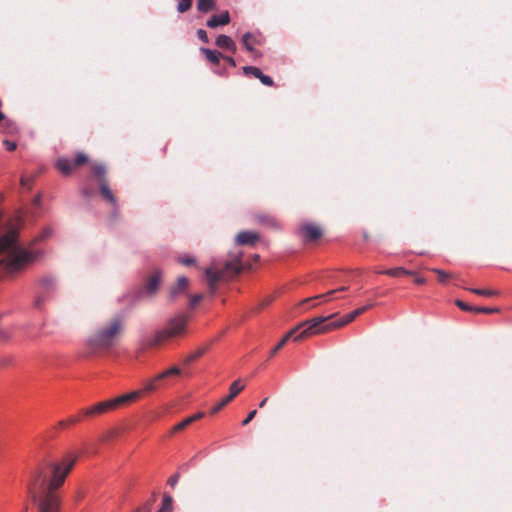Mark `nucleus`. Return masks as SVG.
Instances as JSON below:
<instances>
[{
  "instance_id": "1",
  "label": "nucleus",
  "mask_w": 512,
  "mask_h": 512,
  "mask_svg": "<svg viewBox=\"0 0 512 512\" xmlns=\"http://www.w3.org/2000/svg\"><path fill=\"white\" fill-rule=\"evenodd\" d=\"M76 459L72 454L49 459L31 473L28 492L38 509H61L62 499L57 490L64 484Z\"/></svg>"
},
{
  "instance_id": "2",
  "label": "nucleus",
  "mask_w": 512,
  "mask_h": 512,
  "mask_svg": "<svg viewBox=\"0 0 512 512\" xmlns=\"http://www.w3.org/2000/svg\"><path fill=\"white\" fill-rule=\"evenodd\" d=\"M53 229L44 227L31 241L27 248L21 247L17 242V234L10 231L0 237V277L3 274H12L20 271L26 265L44 257L45 250L40 245L49 239Z\"/></svg>"
},
{
  "instance_id": "3",
  "label": "nucleus",
  "mask_w": 512,
  "mask_h": 512,
  "mask_svg": "<svg viewBox=\"0 0 512 512\" xmlns=\"http://www.w3.org/2000/svg\"><path fill=\"white\" fill-rule=\"evenodd\" d=\"M123 319L120 316L97 328L87 339V345L92 349H109L113 347L123 329Z\"/></svg>"
},
{
  "instance_id": "4",
  "label": "nucleus",
  "mask_w": 512,
  "mask_h": 512,
  "mask_svg": "<svg viewBox=\"0 0 512 512\" xmlns=\"http://www.w3.org/2000/svg\"><path fill=\"white\" fill-rule=\"evenodd\" d=\"M190 318L188 313H177L168 318L165 325L154 332L148 345L158 346L168 340L184 336L188 331Z\"/></svg>"
},
{
  "instance_id": "5",
  "label": "nucleus",
  "mask_w": 512,
  "mask_h": 512,
  "mask_svg": "<svg viewBox=\"0 0 512 512\" xmlns=\"http://www.w3.org/2000/svg\"><path fill=\"white\" fill-rule=\"evenodd\" d=\"M361 314V311H358V309H355L354 311L346 314L341 320L339 321H333L326 325H323L327 320L331 319L334 314L329 316H319L312 318L310 320L305 321L304 325H307V327L295 338V340L298 339H304L306 337H309L311 335L323 333L326 331H330L339 327H342L351 321H353L357 316Z\"/></svg>"
},
{
  "instance_id": "6",
  "label": "nucleus",
  "mask_w": 512,
  "mask_h": 512,
  "mask_svg": "<svg viewBox=\"0 0 512 512\" xmlns=\"http://www.w3.org/2000/svg\"><path fill=\"white\" fill-rule=\"evenodd\" d=\"M242 269L241 261L239 258H235L231 261L226 262L224 269H218L217 267H210L205 270V275L208 280V286L211 293L216 290L217 282L224 277L225 274L237 275Z\"/></svg>"
},
{
  "instance_id": "7",
  "label": "nucleus",
  "mask_w": 512,
  "mask_h": 512,
  "mask_svg": "<svg viewBox=\"0 0 512 512\" xmlns=\"http://www.w3.org/2000/svg\"><path fill=\"white\" fill-rule=\"evenodd\" d=\"M57 288V279L53 275L41 277L37 283L34 297V308L41 310L44 303L48 301Z\"/></svg>"
},
{
  "instance_id": "8",
  "label": "nucleus",
  "mask_w": 512,
  "mask_h": 512,
  "mask_svg": "<svg viewBox=\"0 0 512 512\" xmlns=\"http://www.w3.org/2000/svg\"><path fill=\"white\" fill-rule=\"evenodd\" d=\"M141 394H142V391H133L128 394L116 397L114 399L100 402L91 408L85 409L84 414L87 416H92L95 414L105 413L109 410H113L121 405H124L130 401L136 400L137 398L140 397Z\"/></svg>"
},
{
  "instance_id": "9",
  "label": "nucleus",
  "mask_w": 512,
  "mask_h": 512,
  "mask_svg": "<svg viewBox=\"0 0 512 512\" xmlns=\"http://www.w3.org/2000/svg\"><path fill=\"white\" fill-rule=\"evenodd\" d=\"M92 172L99 177L100 194L104 200L108 201L113 207L117 206V200L109 188L106 179V168L103 164H94L92 166Z\"/></svg>"
},
{
  "instance_id": "10",
  "label": "nucleus",
  "mask_w": 512,
  "mask_h": 512,
  "mask_svg": "<svg viewBox=\"0 0 512 512\" xmlns=\"http://www.w3.org/2000/svg\"><path fill=\"white\" fill-rule=\"evenodd\" d=\"M162 282V276L160 272H154L147 280L143 289L137 292L135 298L139 299L143 295L153 297Z\"/></svg>"
},
{
  "instance_id": "11",
  "label": "nucleus",
  "mask_w": 512,
  "mask_h": 512,
  "mask_svg": "<svg viewBox=\"0 0 512 512\" xmlns=\"http://www.w3.org/2000/svg\"><path fill=\"white\" fill-rule=\"evenodd\" d=\"M244 389L243 385H240V381L236 380L234 381L230 386V393L229 395H225V398L216 403L212 409L211 413L216 414L220 410H222L231 400H233L242 390Z\"/></svg>"
},
{
  "instance_id": "12",
  "label": "nucleus",
  "mask_w": 512,
  "mask_h": 512,
  "mask_svg": "<svg viewBox=\"0 0 512 512\" xmlns=\"http://www.w3.org/2000/svg\"><path fill=\"white\" fill-rule=\"evenodd\" d=\"M181 373V370L177 366H173L168 370L163 371L162 373L158 374L153 379L147 381L144 386L145 392H151L158 388V382L163 380L164 378L171 376V375H179Z\"/></svg>"
},
{
  "instance_id": "13",
  "label": "nucleus",
  "mask_w": 512,
  "mask_h": 512,
  "mask_svg": "<svg viewBox=\"0 0 512 512\" xmlns=\"http://www.w3.org/2000/svg\"><path fill=\"white\" fill-rule=\"evenodd\" d=\"M305 321L302 322L301 324H299L296 328L292 329L291 331H289L283 339H281L279 341V343L271 350L270 352V356H274L286 343L287 341L293 337V340H295V338L307 327V325H304ZM300 339H298L297 341H299Z\"/></svg>"
},
{
  "instance_id": "14",
  "label": "nucleus",
  "mask_w": 512,
  "mask_h": 512,
  "mask_svg": "<svg viewBox=\"0 0 512 512\" xmlns=\"http://www.w3.org/2000/svg\"><path fill=\"white\" fill-rule=\"evenodd\" d=\"M300 233L305 241H314L321 237V229L311 223L304 224L300 227Z\"/></svg>"
},
{
  "instance_id": "15",
  "label": "nucleus",
  "mask_w": 512,
  "mask_h": 512,
  "mask_svg": "<svg viewBox=\"0 0 512 512\" xmlns=\"http://www.w3.org/2000/svg\"><path fill=\"white\" fill-rule=\"evenodd\" d=\"M188 284H189L188 278L185 276H180L177 279L176 284L173 285L169 290L170 300L174 301L175 299H177V297L179 295L186 293Z\"/></svg>"
},
{
  "instance_id": "16",
  "label": "nucleus",
  "mask_w": 512,
  "mask_h": 512,
  "mask_svg": "<svg viewBox=\"0 0 512 512\" xmlns=\"http://www.w3.org/2000/svg\"><path fill=\"white\" fill-rule=\"evenodd\" d=\"M259 235L252 231H242L237 234L235 243L237 245H254L258 240Z\"/></svg>"
},
{
  "instance_id": "17",
  "label": "nucleus",
  "mask_w": 512,
  "mask_h": 512,
  "mask_svg": "<svg viewBox=\"0 0 512 512\" xmlns=\"http://www.w3.org/2000/svg\"><path fill=\"white\" fill-rule=\"evenodd\" d=\"M230 22V14L224 11L219 15H213L206 23L209 28H216L218 26L227 25Z\"/></svg>"
},
{
  "instance_id": "18",
  "label": "nucleus",
  "mask_w": 512,
  "mask_h": 512,
  "mask_svg": "<svg viewBox=\"0 0 512 512\" xmlns=\"http://www.w3.org/2000/svg\"><path fill=\"white\" fill-rule=\"evenodd\" d=\"M215 44L221 48V49H224V50H227V51H230L232 53H235L236 52V44L235 42L232 40V38L230 36H227V35H224V34H221L219 35L217 38H216V41H215Z\"/></svg>"
},
{
  "instance_id": "19",
  "label": "nucleus",
  "mask_w": 512,
  "mask_h": 512,
  "mask_svg": "<svg viewBox=\"0 0 512 512\" xmlns=\"http://www.w3.org/2000/svg\"><path fill=\"white\" fill-rule=\"evenodd\" d=\"M242 43L247 51L254 52V45H261L262 42L260 38L250 32L245 33L242 36Z\"/></svg>"
},
{
  "instance_id": "20",
  "label": "nucleus",
  "mask_w": 512,
  "mask_h": 512,
  "mask_svg": "<svg viewBox=\"0 0 512 512\" xmlns=\"http://www.w3.org/2000/svg\"><path fill=\"white\" fill-rule=\"evenodd\" d=\"M346 290H347V287L342 286V287H340V288H338V289L331 290V291L327 292L326 294H321V295H318V296H315V297H312V298H307V299H305V300L302 302V304H306V303H310V302H312V305H311V306H313V307H314V306H316V305H317V304L315 303V301H316L317 299H323V300H325V301H328V300H329V298H328V297H329L330 295H332V294H334V293H336V292H339V291H346Z\"/></svg>"
},
{
  "instance_id": "21",
  "label": "nucleus",
  "mask_w": 512,
  "mask_h": 512,
  "mask_svg": "<svg viewBox=\"0 0 512 512\" xmlns=\"http://www.w3.org/2000/svg\"><path fill=\"white\" fill-rule=\"evenodd\" d=\"M200 52L203 53L207 60L213 64H219L220 57L222 56L220 52L216 50H211L209 48H200Z\"/></svg>"
},
{
  "instance_id": "22",
  "label": "nucleus",
  "mask_w": 512,
  "mask_h": 512,
  "mask_svg": "<svg viewBox=\"0 0 512 512\" xmlns=\"http://www.w3.org/2000/svg\"><path fill=\"white\" fill-rule=\"evenodd\" d=\"M57 168L65 175H68L73 170V163L67 158H59L57 160Z\"/></svg>"
},
{
  "instance_id": "23",
  "label": "nucleus",
  "mask_w": 512,
  "mask_h": 512,
  "mask_svg": "<svg viewBox=\"0 0 512 512\" xmlns=\"http://www.w3.org/2000/svg\"><path fill=\"white\" fill-rule=\"evenodd\" d=\"M207 351V347H200L196 351L190 353L186 358L184 359L183 363L185 365H189L190 363L197 360L199 357H201L205 352Z\"/></svg>"
},
{
  "instance_id": "24",
  "label": "nucleus",
  "mask_w": 512,
  "mask_h": 512,
  "mask_svg": "<svg viewBox=\"0 0 512 512\" xmlns=\"http://www.w3.org/2000/svg\"><path fill=\"white\" fill-rule=\"evenodd\" d=\"M381 273L389 275L391 277H398V276H401V275H411V274H413L411 271H409V270H407L405 268H402V267L387 269V270L382 271Z\"/></svg>"
},
{
  "instance_id": "25",
  "label": "nucleus",
  "mask_w": 512,
  "mask_h": 512,
  "mask_svg": "<svg viewBox=\"0 0 512 512\" xmlns=\"http://www.w3.org/2000/svg\"><path fill=\"white\" fill-rule=\"evenodd\" d=\"M173 499L170 495L164 494L161 508L157 512H172Z\"/></svg>"
},
{
  "instance_id": "26",
  "label": "nucleus",
  "mask_w": 512,
  "mask_h": 512,
  "mask_svg": "<svg viewBox=\"0 0 512 512\" xmlns=\"http://www.w3.org/2000/svg\"><path fill=\"white\" fill-rule=\"evenodd\" d=\"M197 8L200 12H209L215 8V0H199Z\"/></svg>"
},
{
  "instance_id": "27",
  "label": "nucleus",
  "mask_w": 512,
  "mask_h": 512,
  "mask_svg": "<svg viewBox=\"0 0 512 512\" xmlns=\"http://www.w3.org/2000/svg\"><path fill=\"white\" fill-rule=\"evenodd\" d=\"M3 122V132L6 134H14L17 132L16 124L8 119L1 120Z\"/></svg>"
},
{
  "instance_id": "28",
  "label": "nucleus",
  "mask_w": 512,
  "mask_h": 512,
  "mask_svg": "<svg viewBox=\"0 0 512 512\" xmlns=\"http://www.w3.org/2000/svg\"><path fill=\"white\" fill-rule=\"evenodd\" d=\"M242 69H243V72L245 75L253 76L258 79L260 78V76L262 74V71L259 68L254 67V66H244Z\"/></svg>"
},
{
  "instance_id": "29",
  "label": "nucleus",
  "mask_w": 512,
  "mask_h": 512,
  "mask_svg": "<svg viewBox=\"0 0 512 512\" xmlns=\"http://www.w3.org/2000/svg\"><path fill=\"white\" fill-rule=\"evenodd\" d=\"M470 291L474 294H477L480 296H486V297H492V296L498 295V292L496 290H491V289L473 288V289H470Z\"/></svg>"
},
{
  "instance_id": "30",
  "label": "nucleus",
  "mask_w": 512,
  "mask_h": 512,
  "mask_svg": "<svg viewBox=\"0 0 512 512\" xmlns=\"http://www.w3.org/2000/svg\"><path fill=\"white\" fill-rule=\"evenodd\" d=\"M177 261L184 266H192L196 263V259L189 254L179 256Z\"/></svg>"
},
{
  "instance_id": "31",
  "label": "nucleus",
  "mask_w": 512,
  "mask_h": 512,
  "mask_svg": "<svg viewBox=\"0 0 512 512\" xmlns=\"http://www.w3.org/2000/svg\"><path fill=\"white\" fill-rule=\"evenodd\" d=\"M258 221H259V223L266 225V226L278 227L277 221L273 217L268 216V215L260 216L258 218Z\"/></svg>"
},
{
  "instance_id": "32",
  "label": "nucleus",
  "mask_w": 512,
  "mask_h": 512,
  "mask_svg": "<svg viewBox=\"0 0 512 512\" xmlns=\"http://www.w3.org/2000/svg\"><path fill=\"white\" fill-rule=\"evenodd\" d=\"M190 424H192V419H189V417H187L184 420H182L181 422H179L178 424H176L173 427L172 432L173 433L179 432V431L185 429Z\"/></svg>"
},
{
  "instance_id": "33",
  "label": "nucleus",
  "mask_w": 512,
  "mask_h": 512,
  "mask_svg": "<svg viewBox=\"0 0 512 512\" xmlns=\"http://www.w3.org/2000/svg\"><path fill=\"white\" fill-rule=\"evenodd\" d=\"M192 0H179L177 10L180 13L187 11L191 7Z\"/></svg>"
},
{
  "instance_id": "34",
  "label": "nucleus",
  "mask_w": 512,
  "mask_h": 512,
  "mask_svg": "<svg viewBox=\"0 0 512 512\" xmlns=\"http://www.w3.org/2000/svg\"><path fill=\"white\" fill-rule=\"evenodd\" d=\"M87 161H88L87 155L84 154V153H80L79 152V153L76 154L75 163L74 164L75 165H81V164H83V163H85Z\"/></svg>"
},
{
  "instance_id": "35",
  "label": "nucleus",
  "mask_w": 512,
  "mask_h": 512,
  "mask_svg": "<svg viewBox=\"0 0 512 512\" xmlns=\"http://www.w3.org/2000/svg\"><path fill=\"white\" fill-rule=\"evenodd\" d=\"M259 80L265 86H272L274 84L273 79L268 75H264L263 73L261 74Z\"/></svg>"
},
{
  "instance_id": "36",
  "label": "nucleus",
  "mask_w": 512,
  "mask_h": 512,
  "mask_svg": "<svg viewBox=\"0 0 512 512\" xmlns=\"http://www.w3.org/2000/svg\"><path fill=\"white\" fill-rule=\"evenodd\" d=\"M32 182H33V178L32 177L22 176L21 179H20L21 186L24 187V188L30 189L31 185H32Z\"/></svg>"
},
{
  "instance_id": "37",
  "label": "nucleus",
  "mask_w": 512,
  "mask_h": 512,
  "mask_svg": "<svg viewBox=\"0 0 512 512\" xmlns=\"http://www.w3.org/2000/svg\"><path fill=\"white\" fill-rule=\"evenodd\" d=\"M203 296L202 294H195L193 296L190 297V307L191 308H194L201 300H202Z\"/></svg>"
},
{
  "instance_id": "38",
  "label": "nucleus",
  "mask_w": 512,
  "mask_h": 512,
  "mask_svg": "<svg viewBox=\"0 0 512 512\" xmlns=\"http://www.w3.org/2000/svg\"><path fill=\"white\" fill-rule=\"evenodd\" d=\"M497 311H498V308L474 307V312H478V313H494Z\"/></svg>"
},
{
  "instance_id": "39",
  "label": "nucleus",
  "mask_w": 512,
  "mask_h": 512,
  "mask_svg": "<svg viewBox=\"0 0 512 512\" xmlns=\"http://www.w3.org/2000/svg\"><path fill=\"white\" fill-rule=\"evenodd\" d=\"M434 272L438 275V279L442 283H444L449 277V275L446 272H444L443 270L434 269Z\"/></svg>"
},
{
  "instance_id": "40",
  "label": "nucleus",
  "mask_w": 512,
  "mask_h": 512,
  "mask_svg": "<svg viewBox=\"0 0 512 512\" xmlns=\"http://www.w3.org/2000/svg\"><path fill=\"white\" fill-rule=\"evenodd\" d=\"M456 305H457L460 309H462V310H464V311H474V307H472V306H470V305L466 304L465 302H463V301H461V300H457V301H456Z\"/></svg>"
},
{
  "instance_id": "41",
  "label": "nucleus",
  "mask_w": 512,
  "mask_h": 512,
  "mask_svg": "<svg viewBox=\"0 0 512 512\" xmlns=\"http://www.w3.org/2000/svg\"><path fill=\"white\" fill-rule=\"evenodd\" d=\"M180 478V475L178 473L172 475L169 477L167 484L170 485L172 488L176 486Z\"/></svg>"
},
{
  "instance_id": "42",
  "label": "nucleus",
  "mask_w": 512,
  "mask_h": 512,
  "mask_svg": "<svg viewBox=\"0 0 512 512\" xmlns=\"http://www.w3.org/2000/svg\"><path fill=\"white\" fill-rule=\"evenodd\" d=\"M197 36L198 38L204 42V43H208L209 42V38H208V35H207V32L203 29H199L197 31Z\"/></svg>"
},
{
  "instance_id": "43",
  "label": "nucleus",
  "mask_w": 512,
  "mask_h": 512,
  "mask_svg": "<svg viewBox=\"0 0 512 512\" xmlns=\"http://www.w3.org/2000/svg\"><path fill=\"white\" fill-rule=\"evenodd\" d=\"M3 144L5 145V147H6V149L8 151H14L16 149V147H17L15 142H12V141H9V140H4Z\"/></svg>"
},
{
  "instance_id": "44",
  "label": "nucleus",
  "mask_w": 512,
  "mask_h": 512,
  "mask_svg": "<svg viewBox=\"0 0 512 512\" xmlns=\"http://www.w3.org/2000/svg\"><path fill=\"white\" fill-rule=\"evenodd\" d=\"M257 411L256 410H252L248 415L247 417L242 421V425H247L250 421H252V419L255 417Z\"/></svg>"
},
{
  "instance_id": "45",
  "label": "nucleus",
  "mask_w": 512,
  "mask_h": 512,
  "mask_svg": "<svg viewBox=\"0 0 512 512\" xmlns=\"http://www.w3.org/2000/svg\"><path fill=\"white\" fill-rule=\"evenodd\" d=\"M78 421H79V419L77 417H71L67 421H61L59 424L64 427L69 424H74Z\"/></svg>"
},
{
  "instance_id": "46",
  "label": "nucleus",
  "mask_w": 512,
  "mask_h": 512,
  "mask_svg": "<svg viewBox=\"0 0 512 512\" xmlns=\"http://www.w3.org/2000/svg\"><path fill=\"white\" fill-rule=\"evenodd\" d=\"M204 416V413L203 412H198L192 416L189 417V419H192V423L200 418H202Z\"/></svg>"
},
{
  "instance_id": "47",
  "label": "nucleus",
  "mask_w": 512,
  "mask_h": 512,
  "mask_svg": "<svg viewBox=\"0 0 512 512\" xmlns=\"http://www.w3.org/2000/svg\"><path fill=\"white\" fill-rule=\"evenodd\" d=\"M224 59L232 67L236 66V62H235L234 58H232L231 56H226V57H224Z\"/></svg>"
},
{
  "instance_id": "48",
  "label": "nucleus",
  "mask_w": 512,
  "mask_h": 512,
  "mask_svg": "<svg viewBox=\"0 0 512 512\" xmlns=\"http://www.w3.org/2000/svg\"><path fill=\"white\" fill-rule=\"evenodd\" d=\"M38 512H60V509L57 510H50V509H44L43 507L41 509H38Z\"/></svg>"
},
{
  "instance_id": "49",
  "label": "nucleus",
  "mask_w": 512,
  "mask_h": 512,
  "mask_svg": "<svg viewBox=\"0 0 512 512\" xmlns=\"http://www.w3.org/2000/svg\"><path fill=\"white\" fill-rule=\"evenodd\" d=\"M41 203V195L38 194L35 198H34V204L35 205H40Z\"/></svg>"
},
{
  "instance_id": "50",
  "label": "nucleus",
  "mask_w": 512,
  "mask_h": 512,
  "mask_svg": "<svg viewBox=\"0 0 512 512\" xmlns=\"http://www.w3.org/2000/svg\"><path fill=\"white\" fill-rule=\"evenodd\" d=\"M415 282H416L417 284H424V283H425V279H424V278H422V277H417V278L415 279Z\"/></svg>"
},
{
  "instance_id": "51",
  "label": "nucleus",
  "mask_w": 512,
  "mask_h": 512,
  "mask_svg": "<svg viewBox=\"0 0 512 512\" xmlns=\"http://www.w3.org/2000/svg\"><path fill=\"white\" fill-rule=\"evenodd\" d=\"M358 311H361V314L364 313L365 311H367L369 309V306H363V307H360V308H357Z\"/></svg>"
},
{
  "instance_id": "52",
  "label": "nucleus",
  "mask_w": 512,
  "mask_h": 512,
  "mask_svg": "<svg viewBox=\"0 0 512 512\" xmlns=\"http://www.w3.org/2000/svg\"><path fill=\"white\" fill-rule=\"evenodd\" d=\"M267 400H268V398H264V399L260 402L259 407H260V408L264 407V406H265V404H266V402H267Z\"/></svg>"
},
{
  "instance_id": "53",
  "label": "nucleus",
  "mask_w": 512,
  "mask_h": 512,
  "mask_svg": "<svg viewBox=\"0 0 512 512\" xmlns=\"http://www.w3.org/2000/svg\"><path fill=\"white\" fill-rule=\"evenodd\" d=\"M375 305L374 302H369L366 306H369V309L372 308Z\"/></svg>"
},
{
  "instance_id": "54",
  "label": "nucleus",
  "mask_w": 512,
  "mask_h": 512,
  "mask_svg": "<svg viewBox=\"0 0 512 512\" xmlns=\"http://www.w3.org/2000/svg\"><path fill=\"white\" fill-rule=\"evenodd\" d=\"M83 193H84L85 196H89L90 195L88 190H84Z\"/></svg>"
}]
</instances>
